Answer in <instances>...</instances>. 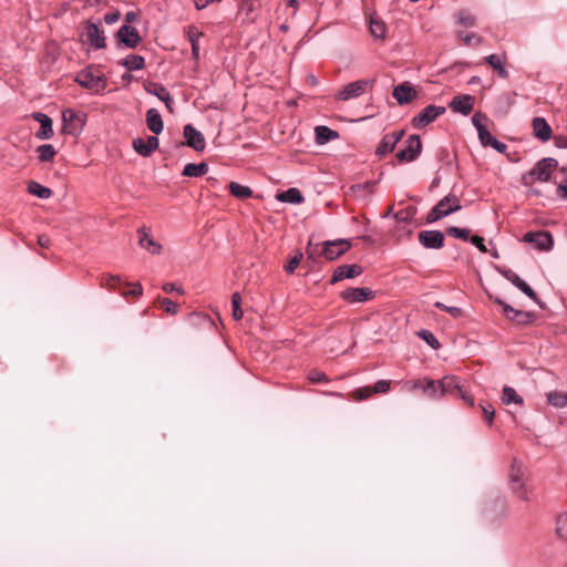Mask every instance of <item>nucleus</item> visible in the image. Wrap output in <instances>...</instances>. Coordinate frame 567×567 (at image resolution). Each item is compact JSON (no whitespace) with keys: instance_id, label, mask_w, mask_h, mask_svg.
<instances>
[{"instance_id":"nucleus-45","label":"nucleus","mask_w":567,"mask_h":567,"mask_svg":"<svg viewBox=\"0 0 567 567\" xmlns=\"http://www.w3.org/2000/svg\"><path fill=\"white\" fill-rule=\"evenodd\" d=\"M158 302H159L162 309L166 313L172 315V316L177 315V312L179 310V306L176 302H174L173 300H171L168 298H158Z\"/></svg>"},{"instance_id":"nucleus-7","label":"nucleus","mask_w":567,"mask_h":567,"mask_svg":"<svg viewBox=\"0 0 567 567\" xmlns=\"http://www.w3.org/2000/svg\"><path fill=\"white\" fill-rule=\"evenodd\" d=\"M374 80H358L344 85L337 94L336 100L349 101L363 95L368 90H372Z\"/></svg>"},{"instance_id":"nucleus-5","label":"nucleus","mask_w":567,"mask_h":567,"mask_svg":"<svg viewBox=\"0 0 567 567\" xmlns=\"http://www.w3.org/2000/svg\"><path fill=\"white\" fill-rule=\"evenodd\" d=\"M461 200L455 195L443 197L426 215V223L432 224L461 209Z\"/></svg>"},{"instance_id":"nucleus-4","label":"nucleus","mask_w":567,"mask_h":567,"mask_svg":"<svg viewBox=\"0 0 567 567\" xmlns=\"http://www.w3.org/2000/svg\"><path fill=\"white\" fill-rule=\"evenodd\" d=\"M75 82L94 93H100L106 87L105 75L101 72H94L91 66L80 71L75 76Z\"/></svg>"},{"instance_id":"nucleus-50","label":"nucleus","mask_w":567,"mask_h":567,"mask_svg":"<svg viewBox=\"0 0 567 567\" xmlns=\"http://www.w3.org/2000/svg\"><path fill=\"white\" fill-rule=\"evenodd\" d=\"M121 282V277L116 275H104L102 277V286L112 290H116Z\"/></svg>"},{"instance_id":"nucleus-31","label":"nucleus","mask_w":567,"mask_h":567,"mask_svg":"<svg viewBox=\"0 0 567 567\" xmlns=\"http://www.w3.org/2000/svg\"><path fill=\"white\" fill-rule=\"evenodd\" d=\"M276 197L279 202L290 204H300L305 200L301 192L298 188L293 187L279 193Z\"/></svg>"},{"instance_id":"nucleus-13","label":"nucleus","mask_w":567,"mask_h":567,"mask_svg":"<svg viewBox=\"0 0 567 567\" xmlns=\"http://www.w3.org/2000/svg\"><path fill=\"white\" fill-rule=\"evenodd\" d=\"M403 136V130L385 134L375 150L377 156L381 158L390 154Z\"/></svg>"},{"instance_id":"nucleus-20","label":"nucleus","mask_w":567,"mask_h":567,"mask_svg":"<svg viewBox=\"0 0 567 567\" xmlns=\"http://www.w3.org/2000/svg\"><path fill=\"white\" fill-rule=\"evenodd\" d=\"M412 389L422 390L431 399H440L439 381L432 379H419L413 381Z\"/></svg>"},{"instance_id":"nucleus-17","label":"nucleus","mask_w":567,"mask_h":567,"mask_svg":"<svg viewBox=\"0 0 567 567\" xmlns=\"http://www.w3.org/2000/svg\"><path fill=\"white\" fill-rule=\"evenodd\" d=\"M363 272V268L360 265H341L336 268L331 277L330 282L333 285L344 279H351L360 276Z\"/></svg>"},{"instance_id":"nucleus-63","label":"nucleus","mask_w":567,"mask_h":567,"mask_svg":"<svg viewBox=\"0 0 567 567\" xmlns=\"http://www.w3.org/2000/svg\"><path fill=\"white\" fill-rule=\"evenodd\" d=\"M163 290L166 292V293H171L173 291H176L177 293L179 295H183L184 293V290L181 288V287H176L175 284H172V282H168V284H165L163 285Z\"/></svg>"},{"instance_id":"nucleus-26","label":"nucleus","mask_w":567,"mask_h":567,"mask_svg":"<svg viewBox=\"0 0 567 567\" xmlns=\"http://www.w3.org/2000/svg\"><path fill=\"white\" fill-rule=\"evenodd\" d=\"M498 303L503 307L504 315L519 324L528 323L533 316L529 312L514 309L513 307L504 303L503 301H498Z\"/></svg>"},{"instance_id":"nucleus-33","label":"nucleus","mask_w":567,"mask_h":567,"mask_svg":"<svg viewBox=\"0 0 567 567\" xmlns=\"http://www.w3.org/2000/svg\"><path fill=\"white\" fill-rule=\"evenodd\" d=\"M315 132H316V141L318 144H324L329 141L338 138V136H339L337 131L331 130L330 127L323 126V125L317 126L315 128Z\"/></svg>"},{"instance_id":"nucleus-51","label":"nucleus","mask_w":567,"mask_h":567,"mask_svg":"<svg viewBox=\"0 0 567 567\" xmlns=\"http://www.w3.org/2000/svg\"><path fill=\"white\" fill-rule=\"evenodd\" d=\"M372 394H373L372 389L370 386H362V388L354 390L351 393V398L354 401H363V400L369 399Z\"/></svg>"},{"instance_id":"nucleus-2","label":"nucleus","mask_w":567,"mask_h":567,"mask_svg":"<svg viewBox=\"0 0 567 567\" xmlns=\"http://www.w3.org/2000/svg\"><path fill=\"white\" fill-rule=\"evenodd\" d=\"M557 165L558 163L555 158L547 157L540 159L529 172L522 176V184L530 187L536 181L548 182Z\"/></svg>"},{"instance_id":"nucleus-3","label":"nucleus","mask_w":567,"mask_h":567,"mask_svg":"<svg viewBox=\"0 0 567 567\" xmlns=\"http://www.w3.org/2000/svg\"><path fill=\"white\" fill-rule=\"evenodd\" d=\"M488 121L487 116L481 112H476L472 116V123L475 126L480 142L483 146H489L496 150L498 153L504 154L507 150V145L505 143L499 142L496 137H494L487 130L485 123Z\"/></svg>"},{"instance_id":"nucleus-16","label":"nucleus","mask_w":567,"mask_h":567,"mask_svg":"<svg viewBox=\"0 0 567 567\" xmlns=\"http://www.w3.org/2000/svg\"><path fill=\"white\" fill-rule=\"evenodd\" d=\"M474 102V96L468 94H461L452 99V101L449 104V107L453 112L461 113L466 116L473 111Z\"/></svg>"},{"instance_id":"nucleus-44","label":"nucleus","mask_w":567,"mask_h":567,"mask_svg":"<svg viewBox=\"0 0 567 567\" xmlns=\"http://www.w3.org/2000/svg\"><path fill=\"white\" fill-rule=\"evenodd\" d=\"M457 37L466 45H480L483 42V39L476 33H466L461 31L457 33Z\"/></svg>"},{"instance_id":"nucleus-46","label":"nucleus","mask_w":567,"mask_h":567,"mask_svg":"<svg viewBox=\"0 0 567 567\" xmlns=\"http://www.w3.org/2000/svg\"><path fill=\"white\" fill-rule=\"evenodd\" d=\"M520 480H524V471L522 465L518 464L516 460H514L509 471V484Z\"/></svg>"},{"instance_id":"nucleus-49","label":"nucleus","mask_w":567,"mask_h":567,"mask_svg":"<svg viewBox=\"0 0 567 567\" xmlns=\"http://www.w3.org/2000/svg\"><path fill=\"white\" fill-rule=\"evenodd\" d=\"M370 31L375 38H383L385 34V24L382 21L371 18Z\"/></svg>"},{"instance_id":"nucleus-42","label":"nucleus","mask_w":567,"mask_h":567,"mask_svg":"<svg viewBox=\"0 0 567 567\" xmlns=\"http://www.w3.org/2000/svg\"><path fill=\"white\" fill-rule=\"evenodd\" d=\"M231 308H233V318L236 321L241 320L244 312L241 310V296L239 292H235L231 296Z\"/></svg>"},{"instance_id":"nucleus-58","label":"nucleus","mask_w":567,"mask_h":567,"mask_svg":"<svg viewBox=\"0 0 567 567\" xmlns=\"http://www.w3.org/2000/svg\"><path fill=\"white\" fill-rule=\"evenodd\" d=\"M301 259H302V254H298V255L293 256L288 261V264L285 266L286 272L292 274L296 270V268L299 266Z\"/></svg>"},{"instance_id":"nucleus-53","label":"nucleus","mask_w":567,"mask_h":567,"mask_svg":"<svg viewBox=\"0 0 567 567\" xmlns=\"http://www.w3.org/2000/svg\"><path fill=\"white\" fill-rule=\"evenodd\" d=\"M446 233H447V235H450V236H452L454 238H460V239H463V240H467L468 237H470V230L468 229L460 228V227H456V226L449 227L446 229Z\"/></svg>"},{"instance_id":"nucleus-11","label":"nucleus","mask_w":567,"mask_h":567,"mask_svg":"<svg viewBox=\"0 0 567 567\" xmlns=\"http://www.w3.org/2000/svg\"><path fill=\"white\" fill-rule=\"evenodd\" d=\"M340 297L348 303H359L372 300L375 292L368 287H355L343 290Z\"/></svg>"},{"instance_id":"nucleus-15","label":"nucleus","mask_w":567,"mask_h":567,"mask_svg":"<svg viewBox=\"0 0 567 567\" xmlns=\"http://www.w3.org/2000/svg\"><path fill=\"white\" fill-rule=\"evenodd\" d=\"M184 137L186 141V145L192 147L197 152H203L206 146L205 137L196 130L192 124H187L184 126Z\"/></svg>"},{"instance_id":"nucleus-23","label":"nucleus","mask_w":567,"mask_h":567,"mask_svg":"<svg viewBox=\"0 0 567 567\" xmlns=\"http://www.w3.org/2000/svg\"><path fill=\"white\" fill-rule=\"evenodd\" d=\"M532 126L535 137L542 142H547L550 140L553 131L544 117H535L532 122Z\"/></svg>"},{"instance_id":"nucleus-43","label":"nucleus","mask_w":567,"mask_h":567,"mask_svg":"<svg viewBox=\"0 0 567 567\" xmlns=\"http://www.w3.org/2000/svg\"><path fill=\"white\" fill-rule=\"evenodd\" d=\"M455 17H456L457 22L464 27L471 28L476 24V18L467 11H464V10L458 11L455 14Z\"/></svg>"},{"instance_id":"nucleus-48","label":"nucleus","mask_w":567,"mask_h":567,"mask_svg":"<svg viewBox=\"0 0 567 567\" xmlns=\"http://www.w3.org/2000/svg\"><path fill=\"white\" fill-rule=\"evenodd\" d=\"M415 215V208L414 207H406L404 209H401L396 212L393 216L398 221L406 223L413 219Z\"/></svg>"},{"instance_id":"nucleus-59","label":"nucleus","mask_w":567,"mask_h":567,"mask_svg":"<svg viewBox=\"0 0 567 567\" xmlns=\"http://www.w3.org/2000/svg\"><path fill=\"white\" fill-rule=\"evenodd\" d=\"M131 289L128 291H122L120 290V292L124 296V297H127V296H133V297H140L142 296L143 293V288L141 286V284L138 282H135V284H131Z\"/></svg>"},{"instance_id":"nucleus-27","label":"nucleus","mask_w":567,"mask_h":567,"mask_svg":"<svg viewBox=\"0 0 567 567\" xmlns=\"http://www.w3.org/2000/svg\"><path fill=\"white\" fill-rule=\"evenodd\" d=\"M146 125L147 128L154 133L159 134L164 128V123L159 112L156 109H150L146 112Z\"/></svg>"},{"instance_id":"nucleus-39","label":"nucleus","mask_w":567,"mask_h":567,"mask_svg":"<svg viewBox=\"0 0 567 567\" xmlns=\"http://www.w3.org/2000/svg\"><path fill=\"white\" fill-rule=\"evenodd\" d=\"M28 192L31 195H34V196H37L39 198H43V199L50 198L52 196V190L49 187H45L34 181H32L28 184Z\"/></svg>"},{"instance_id":"nucleus-22","label":"nucleus","mask_w":567,"mask_h":567,"mask_svg":"<svg viewBox=\"0 0 567 567\" xmlns=\"http://www.w3.org/2000/svg\"><path fill=\"white\" fill-rule=\"evenodd\" d=\"M33 118L40 123V128L35 133L37 138H51L53 136L52 120L44 113H34Z\"/></svg>"},{"instance_id":"nucleus-29","label":"nucleus","mask_w":567,"mask_h":567,"mask_svg":"<svg viewBox=\"0 0 567 567\" xmlns=\"http://www.w3.org/2000/svg\"><path fill=\"white\" fill-rule=\"evenodd\" d=\"M485 62L488 65H491L493 68V70L496 71L497 74L502 79H508L509 78V73H508V71L505 68V63H506V58L505 56H501V55H497V54H491V55H487L485 58Z\"/></svg>"},{"instance_id":"nucleus-64","label":"nucleus","mask_w":567,"mask_h":567,"mask_svg":"<svg viewBox=\"0 0 567 567\" xmlns=\"http://www.w3.org/2000/svg\"><path fill=\"white\" fill-rule=\"evenodd\" d=\"M557 194H558V196H560L563 198L567 197V179L564 183H561L560 185H558Z\"/></svg>"},{"instance_id":"nucleus-30","label":"nucleus","mask_w":567,"mask_h":567,"mask_svg":"<svg viewBox=\"0 0 567 567\" xmlns=\"http://www.w3.org/2000/svg\"><path fill=\"white\" fill-rule=\"evenodd\" d=\"M138 243L142 248L146 249L151 254H159L162 246L157 244L145 229L138 230Z\"/></svg>"},{"instance_id":"nucleus-21","label":"nucleus","mask_w":567,"mask_h":567,"mask_svg":"<svg viewBox=\"0 0 567 567\" xmlns=\"http://www.w3.org/2000/svg\"><path fill=\"white\" fill-rule=\"evenodd\" d=\"M441 398L445 394L457 395L463 385L455 375H445L439 381Z\"/></svg>"},{"instance_id":"nucleus-18","label":"nucleus","mask_w":567,"mask_h":567,"mask_svg":"<svg viewBox=\"0 0 567 567\" xmlns=\"http://www.w3.org/2000/svg\"><path fill=\"white\" fill-rule=\"evenodd\" d=\"M117 37L122 43L131 49L136 48L142 41L138 31L128 24H124L120 28Z\"/></svg>"},{"instance_id":"nucleus-52","label":"nucleus","mask_w":567,"mask_h":567,"mask_svg":"<svg viewBox=\"0 0 567 567\" xmlns=\"http://www.w3.org/2000/svg\"><path fill=\"white\" fill-rule=\"evenodd\" d=\"M307 379L311 383H328L330 381L326 373L316 369L309 371Z\"/></svg>"},{"instance_id":"nucleus-47","label":"nucleus","mask_w":567,"mask_h":567,"mask_svg":"<svg viewBox=\"0 0 567 567\" xmlns=\"http://www.w3.org/2000/svg\"><path fill=\"white\" fill-rule=\"evenodd\" d=\"M417 336L423 339L432 349H439L441 343L436 339V337L429 330H421L417 332Z\"/></svg>"},{"instance_id":"nucleus-40","label":"nucleus","mask_w":567,"mask_h":567,"mask_svg":"<svg viewBox=\"0 0 567 567\" xmlns=\"http://www.w3.org/2000/svg\"><path fill=\"white\" fill-rule=\"evenodd\" d=\"M38 158L40 162H51L56 155V151L51 144H43L37 148Z\"/></svg>"},{"instance_id":"nucleus-19","label":"nucleus","mask_w":567,"mask_h":567,"mask_svg":"<svg viewBox=\"0 0 567 567\" xmlns=\"http://www.w3.org/2000/svg\"><path fill=\"white\" fill-rule=\"evenodd\" d=\"M159 141L156 136H148L146 140L135 138L133 141V148L142 156H150L155 150L158 148Z\"/></svg>"},{"instance_id":"nucleus-57","label":"nucleus","mask_w":567,"mask_h":567,"mask_svg":"<svg viewBox=\"0 0 567 567\" xmlns=\"http://www.w3.org/2000/svg\"><path fill=\"white\" fill-rule=\"evenodd\" d=\"M391 383L386 380H379L372 389V393H386L390 390Z\"/></svg>"},{"instance_id":"nucleus-32","label":"nucleus","mask_w":567,"mask_h":567,"mask_svg":"<svg viewBox=\"0 0 567 567\" xmlns=\"http://www.w3.org/2000/svg\"><path fill=\"white\" fill-rule=\"evenodd\" d=\"M511 491L513 494L522 499V501H529V495L532 493L530 487L525 483V480L515 481V483L509 484Z\"/></svg>"},{"instance_id":"nucleus-14","label":"nucleus","mask_w":567,"mask_h":567,"mask_svg":"<svg viewBox=\"0 0 567 567\" xmlns=\"http://www.w3.org/2000/svg\"><path fill=\"white\" fill-rule=\"evenodd\" d=\"M417 238L420 244L427 249H440L444 246V235L440 230H422Z\"/></svg>"},{"instance_id":"nucleus-9","label":"nucleus","mask_w":567,"mask_h":567,"mask_svg":"<svg viewBox=\"0 0 567 567\" xmlns=\"http://www.w3.org/2000/svg\"><path fill=\"white\" fill-rule=\"evenodd\" d=\"M422 151V142L419 135H410L405 141L404 148L400 150L395 157L399 163H409L420 155Z\"/></svg>"},{"instance_id":"nucleus-62","label":"nucleus","mask_w":567,"mask_h":567,"mask_svg":"<svg viewBox=\"0 0 567 567\" xmlns=\"http://www.w3.org/2000/svg\"><path fill=\"white\" fill-rule=\"evenodd\" d=\"M457 396H460L468 405H471V406L474 405V398L464 389V386L457 393Z\"/></svg>"},{"instance_id":"nucleus-10","label":"nucleus","mask_w":567,"mask_h":567,"mask_svg":"<svg viewBox=\"0 0 567 567\" xmlns=\"http://www.w3.org/2000/svg\"><path fill=\"white\" fill-rule=\"evenodd\" d=\"M523 240L528 244H535L540 251H549L553 249L554 239L549 231H528L524 235Z\"/></svg>"},{"instance_id":"nucleus-37","label":"nucleus","mask_w":567,"mask_h":567,"mask_svg":"<svg viewBox=\"0 0 567 567\" xmlns=\"http://www.w3.org/2000/svg\"><path fill=\"white\" fill-rule=\"evenodd\" d=\"M122 65L128 71L142 70L145 66V60L142 55L128 54L123 61Z\"/></svg>"},{"instance_id":"nucleus-1","label":"nucleus","mask_w":567,"mask_h":567,"mask_svg":"<svg viewBox=\"0 0 567 567\" xmlns=\"http://www.w3.org/2000/svg\"><path fill=\"white\" fill-rule=\"evenodd\" d=\"M351 248V243L347 239L327 240L321 244H308L306 252L309 258L322 255L327 260L332 261L346 254Z\"/></svg>"},{"instance_id":"nucleus-25","label":"nucleus","mask_w":567,"mask_h":567,"mask_svg":"<svg viewBox=\"0 0 567 567\" xmlns=\"http://www.w3.org/2000/svg\"><path fill=\"white\" fill-rule=\"evenodd\" d=\"M187 39L192 45V59L197 63L199 60V39L204 35L195 25H188L185 30Z\"/></svg>"},{"instance_id":"nucleus-12","label":"nucleus","mask_w":567,"mask_h":567,"mask_svg":"<svg viewBox=\"0 0 567 567\" xmlns=\"http://www.w3.org/2000/svg\"><path fill=\"white\" fill-rule=\"evenodd\" d=\"M392 95L396 100L398 104L404 105L416 100L419 91L410 82H403L394 86Z\"/></svg>"},{"instance_id":"nucleus-36","label":"nucleus","mask_w":567,"mask_h":567,"mask_svg":"<svg viewBox=\"0 0 567 567\" xmlns=\"http://www.w3.org/2000/svg\"><path fill=\"white\" fill-rule=\"evenodd\" d=\"M548 404L564 409L567 406V392L564 391H551L546 394Z\"/></svg>"},{"instance_id":"nucleus-41","label":"nucleus","mask_w":567,"mask_h":567,"mask_svg":"<svg viewBox=\"0 0 567 567\" xmlns=\"http://www.w3.org/2000/svg\"><path fill=\"white\" fill-rule=\"evenodd\" d=\"M502 401L504 404L517 403L523 404L524 400L517 394V392L511 386H504Z\"/></svg>"},{"instance_id":"nucleus-54","label":"nucleus","mask_w":567,"mask_h":567,"mask_svg":"<svg viewBox=\"0 0 567 567\" xmlns=\"http://www.w3.org/2000/svg\"><path fill=\"white\" fill-rule=\"evenodd\" d=\"M259 8L258 0H246L241 7V10L245 12L246 17L251 21L255 20V17L251 13Z\"/></svg>"},{"instance_id":"nucleus-56","label":"nucleus","mask_w":567,"mask_h":567,"mask_svg":"<svg viewBox=\"0 0 567 567\" xmlns=\"http://www.w3.org/2000/svg\"><path fill=\"white\" fill-rule=\"evenodd\" d=\"M480 406L482 409L485 420L491 425L493 423L494 415H495V410H494L493 405L491 403H481Z\"/></svg>"},{"instance_id":"nucleus-38","label":"nucleus","mask_w":567,"mask_h":567,"mask_svg":"<svg viewBox=\"0 0 567 567\" xmlns=\"http://www.w3.org/2000/svg\"><path fill=\"white\" fill-rule=\"evenodd\" d=\"M228 188L230 194L239 199H246L252 196V190L250 187L236 182H230Z\"/></svg>"},{"instance_id":"nucleus-28","label":"nucleus","mask_w":567,"mask_h":567,"mask_svg":"<svg viewBox=\"0 0 567 567\" xmlns=\"http://www.w3.org/2000/svg\"><path fill=\"white\" fill-rule=\"evenodd\" d=\"M505 277L527 297L537 300V293L517 274L508 270L505 272Z\"/></svg>"},{"instance_id":"nucleus-60","label":"nucleus","mask_w":567,"mask_h":567,"mask_svg":"<svg viewBox=\"0 0 567 567\" xmlns=\"http://www.w3.org/2000/svg\"><path fill=\"white\" fill-rule=\"evenodd\" d=\"M557 533L561 538L567 539V514L558 519Z\"/></svg>"},{"instance_id":"nucleus-35","label":"nucleus","mask_w":567,"mask_h":567,"mask_svg":"<svg viewBox=\"0 0 567 567\" xmlns=\"http://www.w3.org/2000/svg\"><path fill=\"white\" fill-rule=\"evenodd\" d=\"M148 93L157 96L161 101L165 103V106L168 111H173V99L171 96V93L167 91V89L161 84H154V90H147Z\"/></svg>"},{"instance_id":"nucleus-55","label":"nucleus","mask_w":567,"mask_h":567,"mask_svg":"<svg viewBox=\"0 0 567 567\" xmlns=\"http://www.w3.org/2000/svg\"><path fill=\"white\" fill-rule=\"evenodd\" d=\"M434 306L443 311H446L447 313H450L453 318H460L463 316V310L458 307H449V306H445L444 303L440 302V301H436L434 303Z\"/></svg>"},{"instance_id":"nucleus-6","label":"nucleus","mask_w":567,"mask_h":567,"mask_svg":"<svg viewBox=\"0 0 567 567\" xmlns=\"http://www.w3.org/2000/svg\"><path fill=\"white\" fill-rule=\"evenodd\" d=\"M63 132L73 136L79 135L86 122V115L72 109L62 112Z\"/></svg>"},{"instance_id":"nucleus-24","label":"nucleus","mask_w":567,"mask_h":567,"mask_svg":"<svg viewBox=\"0 0 567 567\" xmlns=\"http://www.w3.org/2000/svg\"><path fill=\"white\" fill-rule=\"evenodd\" d=\"M86 41L95 49L105 48V38L100 28L94 23H89L85 31Z\"/></svg>"},{"instance_id":"nucleus-8","label":"nucleus","mask_w":567,"mask_h":567,"mask_svg":"<svg viewBox=\"0 0 567 567\" xmlns=\"http://www.w3.org/2000/svg\"><path fill=\"white\" fill-rule=\"evenodd\" d=\"M446 109L444 106L430 104L412 118L411 124L416 130L424 128L433 123L439 116L443 115Z\"/></svg>"},{"instance_id":"nucleus-61","label":"nucleus","mask_w":567,"mask_h":567,"mask_svg":"<svg viewBox=\"0 0 567 567\" xmlns=\"http://www.w3.org/2000/svg\"><path fill=\"white\" fill-rule=\"evenodd\" d=\"M471 241L473 245H475L480 249V251H482V252L487 251V248L484 244V239L482 237L474 235L471 237Z\"/></svg>"},{"instance_id":"nucleus-34","label":"nucleus","mask_w":567,"mask_h":567,"mask_svg":"<svg viewBox=\"0 0 567 567\" xmlns=\"http://www.w3.org/2000/svg\"><path fill=\"white\" fill-rule=\"evenodd\" d=\"M207 172H208V165L206 163H204V162L199 163V164L189 163V164L185 165L182 174L187 177H200V176L205 175Z\"/></svg>"}]
</instances>
